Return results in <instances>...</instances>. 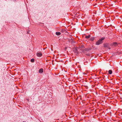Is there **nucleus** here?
<instances>
[{"mask_svg": "<svg viewBox=\"0 0 122 122\" xmlns=\"http://www.w3.org/2000/svg\"><path fill=\"white\" fill-rule=\"evenodd\" d=\"M83 47V46H81V47Z\"/></svg>", "mask_w": 122, "mask_h": 122, "instance_id": "13", "label": "nucleus"}, {"mask_svg": "<svg viewBox=\"0 0 122 122\" xmlns=\"http://www.w3.org/2000/svg\"><path fill=\"white\" fill-rule=\"evenodd\" d=\"M90 36H91L90 35H89L88 36H85V38H86L87 39H88L90 37Z\"/></svg>", "mask_w": 122, "mask_h": 122, "instance_id": "10", "label": "nucleus"}, {"mask_svg": "<svg viewBox=\"0 0 122 122\" xmlns=\"http://www.w3.org/2000/svg\"><path fill=\"white\" fill-rule=\"evenodd\" d=\"M73 51L74 52L77 54L78 53V50L76 48L73 49Z\"/></svg>", "mask_w": 122, "mask_h": 122, "instance_id": "3", "label": "nucleus"}, {"mask_svg": "<svg viewBox=\"0 0 122 122\" xmlns=\"http://www.w3.org/2000/svg\"><path fill=\"white\" fill-rule=\"evenodd\" d=\"M23 122H25V121H23Z\"/></svg>", "mask_w": 122, "mask_h": 122, "instance_id": "14", "label": "nucleus"}, {"mask_svg": "<svg viewBox=\"0 0 122 122\" xmlns=\"http://www.w3.org/2000/svg\"><path fill=\"white\" fill-rule=\"evenodd\" d=\"M105 39V37H103L99 39L98 41L96 42V45H98L102 44L103 42L102 41L104 40Z\"/></svg>", "mask_w": 122, "mask_h": 122, "instance_id": "1", "label": "nucleus"}, {"mask_svg": "<svg viewBox=\"0 0 122 122\" xmlns=\"http://www.w3.org/2000/svg\"><path fill=\"white\" fill-rule=\"evenodd\" d=\"M107 48L109 49H110V47L108 46V47H107Z\"/></svg>", "mask_w": 122, "mask_h": 122, "instance_id": "12", "label": "nucleus"}, {"mask_svg": "<svg viewBox=\"0 0 122 122\" xmlns=\"http://www.w3.org/2000/svg\"><path fill=\"white\" fill-rule=\"evenodd\" d=\"M108 73L110 74H111L112 73V71L111 70H109L108 72Z\"/></svg>", "mask_w": 122, "mask_h": 122, "instance_id": "8", "label": "nucleus"}, {"mask_svg": "<svg viewBox=\"0 0 122 122\" xmlns=\"http://www.w3.org/2000/svg\"><path fill=\"white\" fill-rule=\"evenodd\" d=\"M95 37H92L90 38V40L92 41H93L94 40Z\"/></svg>", "mask_w": 122, "mask_h": 122, "instance_id": "5", "label": "nucleus"}, {"mask_svg": "<svg viewBox=\"0 0 122 122\" xmlns=\"http://www.w3.org/2000/svg\"><path fill=\"white\" fill-rule=\"evenodd\" d=\"M83 74H85V73H83Z\"/></svg>", "mask_w": 122, "mask_h": 122, "instance_id": "16", "label": "nucleus"}, {"mask_svg": "<svg viewBox=\"0 0 122 122\" xmlns=\"http://www.w3.org/2000/svg\"><path fill=\"white\" fill-rule=\"evenodd\" d=\"M83 74H85V73H83Z\"/></svg>", "mask_w": 122, "mask_h": 122, "instance_id": "15", "label": "nucleus"}, {"mask_svg": "<svg viewBox=\"0 0 122 122\" xmlns=\"http://www.w3.org/2000/svg\"><path fill=\"white\" fill-rule=\"evenodd\" d=\"M61 34V33L60 32H56V34L57 36L60 35Z\"/></svg>", "mask_w": 122, "mask_h": 122, "instance_id": "9", "label": "nucleus"}, {"mask_svg": "<svg viewBox=\"0 0 122 122\" xmlns=\"http://www.w3.org/2000/svg\"><path fill=\"white\" fill-rule=\"evenodd\" d=\"M35 61V59H32L30 60V61L32 62H34Z\"/></svg>", "mask_w": 122, "mask_h": 122, "instance_id": "11", "label": "nucleus"}, {"mask_svg": "<svg viewBox=\"0 0 122 122\" xmlns=\"http://www.w3.org/2000/svg\"><path fill=\"white\" fill-rule=\"evenodd\" d=\"M83 74H85V73H83Z\"/></svg>", "mask_w": 122, "mask_h": 122, "instance_id": "17", "label": "nucleus"}, {"mask_svg": "<svg viewBox=\"0 0 122 122\" xmlns=\"http://www.w3.org/2000/svg\"><path fill=\"white\" fill-rule=\"evenodd\" d=\"M43 71V69L41 68L39 70V72L40 73H42Z\"/></svg>", "mask_w": 122, "mask_h": 122, "instance_id": "4", "label": "nucleus"}, {"mask_svg": "<svg viewBox=\"0 0 122 122\" xmlns=\"http://www.w3.org/2000/svg\"><path fill=\"white\" fill-rule=\"evenodd\" d=\"M103 45H104V47H108V44H107V43L104 44Z\"/></svg>", "mask_w": 122, "mask_h": 122, "instance_id": "7", "label": "nucleus"}, {"mask_svg": "<svg viewBox=\"0 0 122 122\" xmlns=\"http://www.w3.org/2000/svg\"><path fill=\"white\" fill-rule=\"evenodd\" d=\"M113 45L114 46H117L118 44L116 42H114L113 43Z\"/></svg>", "mask_w": 122, "mask_h": 122, "instance_id": "6", "label": "nucleus"}, {"mask_svg": "<svg viewBox=\"0 0 122 122\" xmlns=\"http://www.w3.org/2000/svg\"><path fill=\"white\" fill-rule=\"evenodd\" d=\"M36 55L37 56L39 57H41L42 55V54L41 53L39 52H37Z\"/></svg>", "mask_w": 122, "mask_h": 122, "instance_id": "2", "label": "nucleus"}]
</instances>
